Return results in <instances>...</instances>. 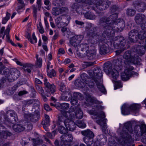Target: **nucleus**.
I'll use <instances>...</instances> for the list:
<instances>
[{
    "mask_svg": "<svg viewBox=\"0 0 146 146\" xmlns=\"http://www.w3.org/2000/svg\"><path fill=\"white\" fill-rule=\"evenodd\" d=\"M61 139L70 143L73 139V136L70 133H65L61 136Z\"/></svg>",
    "mask_w": 146,
    "mask_h": 146,
    "instance_id": "obj_22",
    "label": "nucleus"
},
{
    "mask_svg": "<svg viewBox=\"0 0 146 146\" xmlns=\"http://www.w3.org/2000/svg\"><path fill=\"white\" fill-rule=\"evenodd\" d=\"M86 100L88 102H90L91 103L95 102L96 103H98V104H101L102 102H100L96 101L95 98L91 96L89 94H88L86 96Z\"/></svg>",
    "mask_w": 146,
    "mask_h": 146,
    "instance_id": "obj_37",
    "label": "nucleus"
},
{
    "mask_svg": "<svg viewBox=\"0 0 146 146\" xmlns=\"http://www.w3.org/2000/svg\"><path fill=\"white\" fill-rule=\"evenodd\" d=\"M44 119L42 122V124L43 125V127L46 131L48 130L47 127L50 125V118L48 115L45 114Z\"/></svg>",
    "mask_w": 146,
    "mask_h": 146,
    "instance_id": "obj_20",
    "label": "nucleus"
},
{
    "mask_svg": "<svg viewBox=\"0 0 146 146\" xmlns=\"http://www.w3.org/2000/svg\"><path fill=\"white\" fill-rule=\"evenodd\" d=\"M133 132L130 124L129 123H126L124 125L123 131L120 133V135L123 139H125L128 141H130L132 139V136L129 134V133L132 134Z\"/></svg>",
    "mask_w": 146,
    "mask_h": 146,
    "instance_id": "obj_4",
    "label": "nucleus"
},
{
    "mask_svg": "<svg viewBox=\"0 0 146 146\" xmlns=\"http://www.w3.org/2000/svg\"><path fill=\"white\" fill-rule=\"evenodd\" d=\"M47 75L49 77L52 78L56 76V72L54 70L52 69L50 72L48 73Z\"/></svg>",
    "mask_w": 146,
    "mask_h": 146,
    "instance_id": "obj_56",
    "label": "nucleus"
},
{
    "mask_svg": "<svg viewBox=\"0 0 146 146\" xmlns=\"http://www.w3.org/2000/svg\"><path fill=\"white\" fill-rule=\"evenodd\" d=\"M118 27L117 28L118 29V31L119 32H121L123 30L125 26V23L124 21L123 20L121 21V22L118 24Z\"/></svg>",
    "mask_w": 146,
    "mask_h": 146,
    "instance_id": "obj_48",
    "label": "nucleus"
},
{
    "mask_svg": "<svg viewBox=\"0 0 146 146\" xmlns=\"http://www.w3.org/2000/svg\"><path fill=\"white\" fill-rule=\"evenodd\" d=\"M43 141L42 139H39L37 141L36 144L35 146H46L44 144H42Z\"/></svg>",
    "mask_w": 146,
    "mask_h": 146,
    "instance_id": "obj_64",
    "label": "nucleus"
},
{
    "mask_svg": "<svg viewBox=\"0 0 146 146\" xmlns=\"http://www.w3.org/2000/svg\"><path fill=\"white\" fill-rule=\"evenodd\" d=\"M83 38V37L82 36L75 35L71 39L70 41V43L74 47H76L80 42Z\"/></svg>",
    "mask_w": 146,
    "mask_h": 146,
    "instance_id": "obj_13",
    "label": "nucleus"
},
{
    "mask_svg": "<svg viewBox=\"0 0 146 146\" xmlns=\"http://www.w3.org/2000/svg\"><path fill=\"white\" fill-rule=\"evenodd\" d=\"M123 58L125 59L124 61L125 66L130 65V63L134 64H138L139 61V59L135 56H132L131 51H127L123 55Z\"/></svg>",
    "mask_w": 146,
    "mask_h": 146,
    "instance_id": "obj_6",
    "label": "nucleus"
},
{
    "mask_svg": "<svg viewBox=\"0 0 146 146\" xmlns=\"http://www.w3.org/2000/svg\"><path fill=\"white\" fill-rule=\"evenodd\" d=\"M23 68L25 72L30 73L31 69L33 68V65L31 64L26 63L23 65Z\"/></svg>",
    "mask_w": 146,
    "mask_h": 146,
    "instance_id": "obj_32",
    "label": "nucleus"
},
{
    "mask_svg": "<svg viewBox=\"0 0 146 146\" xmlns=\"http://www.w3.org/2000/svg\"><path fill=\"white\" fill-rule=\"evenodd\" d=\"M25 117L28 121L33 122H35L37 121L36 119L37 118V114L35 113H30L25 115Z\"/></svg>",
    "mask_w": 146,
    "mask_h": 146,
    "instance_id": "obj_21",
    "label": "nucleus"
},
{
    "mask_svg": "<svg viewBox=\"0 0 146 146\" xmlns=\"http://www.w3.org/2000/svg\"><path fill=\"white\" fill-rule=\"evenodd\" d=\"M110 52L108 45L106 43L103 44L100 46V53L102 55L106 54Z\"/></svg>",
    "mask_w": 146,
    "mask_h": 146,
    "instance_id": "obj_17",
    "label": "nucleus"
},
{
    "mask_svg": "<svg viewBox=\"0 0 146 146\" xmlns=\"http://www.w3.org/2000/svg\"><path fill=\"white\" fill-rule=\"evenodd\" d=\"M79 4L77 3H74L71 6L72 8L76 10L78 13L79 12L78 9H79Z\"/></svg>",
    "mask_w": 146,
    "mask_h": 146,
    "instance_id": "obj_58",
    "label": "nucleus"
},
{
    "mask_svg": "<svg viewBox=\"0 0 146 146\" xmlns=\"http://www.w3.org/2000/svg\"><path fill=\"white\" fill-rule=\"evenodd\" d=\"M80 47L81 48V50L80 52L77 51V55L81 58L84 57L86 56L88 51H90L89 46L87 44H82L80 45Z\"/></svg>",
    "mask_w": 146,
    "mask_h": 146,
    "instance_id": "obj_8",
    "label": "nucleus"
},
{
    "mask_svg": "<svg viewBox=\"0 0 146 146\" xmlns=\"http://www.w3.org/2000/svg\"><path fill=\"white\" fill-rule=\"evenodd\" d=\"M117 17V14L115 13L108 17H104L100 19L99 24L100 25L103 27L102 35L105 38L111 36V32L115 27V21Z\"/></svg>",
    "mask_w": 146,
    "mask_h": 146,
    "instance_id": "obj_2",
    "label": "nucleus"
},
{
    "mask_svg": "<svg viewBox=\"0 0 146 146\" xmlns=\"http://www.w3.org/2000/svg\"><path fill=\"white\" fill-rule=\"evenodd\" d=\"M85 17L87 19L93 20L96 18L95 15L91 12H88L84 14Z\"/></svg>",
    "mask_w": 146,
    "mask_h": 146,
    "instance_id": "obj_39",
    "label": "nucleus"
},
{
    "mask_svg": "<svg viewBox=\"0 0 146 146\" xmlns=\"http://www.w3.org/2000/svg\"><path fill=\"white\" fill-rule=\"evenodd\" d=\"M94 137H84L83 138V140L87 144H90L91 143L92 141V139Z\"/></svg>",
    "mask_w": 146,
    "mask_h": 146,
    "instance_id": "obj_49",
    "label": "nucleus"
},
{
    "mask_svg": "<svg viewBox=\"0 0 146 146\" xmlns=\"http://www.w3.org/2000/svg\"><path fill=\"white\" fill-rule=\"evenodd\" d=\"M37 28L39 32L41 34H43L44 33V30L42 27L41 23L40 22L38 25L37 26Z\"/></svg>",
    "mask_w": 146,
    "mask_h": 146,
    "instance_id": "obj_61",
    "label": "nucleus"
},
{
    "mask_svg": "<svg viewBox=\"0 0 146 146\" xmlns=\"http://www.w3.org/2000/svg\"><path fill=\"white\" fill-rule=\"evenodd\" d=\"M92 25L89 24L86 27V30L87 31V35L90 37L95 38L100 40V34L98 32V29L97 27L92 28Z\"/></svg>",
    "mask_w": 146,
    "mask_h": 146,
    "instance_id": "obj_5",
    "label": "nucleus"
},
{
    "mask_svg": "<svg viewBox=\"0 0 146 146\" xmlns=\"http://www.w3.org/2000/svg\"><path fill=\"white\" fill-rule=\"evenodd\" d=\"M33 104V108L32 111L35 113H38V109H40V103L37 99H35V101Z\"/></svg>",
    "mask_w": 146,
    "mask_h": 146,
    "instance_id": "obj_24",
    "label": "nucleus"
},
{
    "mask_svg": "<svg viewBox=\"0 0 146 146\" xmlns=\"http://www.w3.org/2000/svg\"><path fill=\"white\" fill-rule=\"evenodd\" d=\"M146 19L145 15L141 14H137L135 16L134 20L136 23L137 25L143 23Z\"/></svg>",
    "mask_w": 146,
    "mask_h": 146,
    "instance_id": "obj_15",
    "label": "nucleus"
},
{
    "mask_svg": "<svg viewBox=\"0 0 146 146\" xmlns=\"http://www.w3.org/2000/svg\"><path fill=\"white\" fill-rule=\"evenodd\" d=\"M44 84L46 88H48L52 94H53L55 92L56 89V86L53 84H50L46 78L44 79Z\"/></svg>",
    "mask_w": 146,
    "mask_h": 146,
    "instance_id": "obj_16",
    "label": "nucleus"
},
{
    "mask_svg": "<svg viewBox=\"0 0 146 146\" xmlns=\"http://www.w3.org/2000/svg\"><path fill=\"white\" fill-rule=\"evenodd\" d=\"M96 54V52L95 50H91L88 51L86 56L88 59L92 60L95 58Z\"/></svg>",
    "mask_w": 146,
    "mask_h": 146,
    "instance_id": "obj_28",
    "label": "nucleus"
},
{
    "mask_svg": "<svg viewBox=\"0 0 146 146\" xmlns=\"http://www.w3.org/2000/svg\"><path fill=\"white\" fill-rule=\"evenodd\" d=\"M112 64L110 62H108L104 65V70L107 74L111 72L112 69Z\"/></svg>",
    "mask_w": 146,
    "mask_h": 146,
    "instance_id": "obj_19",
    "label": "nucleus"
},
{
    "mask_svg": "<svg viewBox=\"0 0 146 146\" xmlns=\"http://www.w3.org/2000/svg\"><path fill=\"white\" fill-rule=\"evenodd\" d=\"M75 85L78 87H83L85 86V82L80 79H78L75 80Z\"/></svg>",
    "mask_w": 146,
    "mask_h": 146,
    "instance_id": "obj_35",
    "label": "nucleus"
},
{
    "mask_svg": "<svg viewBox=\"0 0 146 146\" xmlns=\"http://www.w3.org/2000/svg\"><path fill=\"white\" fill-rule=\"evenodd\" d=\"M36 90L40 94H42L44 92V90L41 86L38 85H36Z\"/></svg>",
    "mask_w": 146,
    "mask_h": 146,
    "instance_id": "obj_62",
    "label": "nucleus"
},
{
    "mask_svg": "<svg viewBox=\"0 0 146 146\" xmlns=\"http://www.w3.org/2000/svg\"><path fill=\"white\" fill-rule=\"evenodd\" d=\"M78 3H84L83 6V9L84 10L86 9H89L90 8V5L93 4V2L91 0H76Z\"/></svg>",
    "mask_w": 146,
    "mask_h": 146,
    "instance_id": "obj_18",
    "label": "nucleus"
},
{
    "mask_svg": "<svg viewBox=\"0 0 146 146\" xmlns=\"http://www.w3.org/2000/svg\"><path fill=\"white\" fill-rule=\"evenodd\" d=\"M131 110L130 106L129 105L124 104L121 108V112L123 115H128L129 113Z\"/></svg>",
    "mask_w": 146,
    "mask_h": 146,
    "instance_id": "obj_26",
    "label": "nucleus"
},
{
    "mask_svg": "<svg viewBox=\"0 0 146 146\" xmlns=\"http://www.w3.org/2000/svg\"><path fill=\"white\" fill-rule=\"evenodd\" d=\"M108 6L104 1L100 0L97 2L96 7L98 9L102 11L106 9Z\"/></svg>",
    "mask_w": 146,
    "mask_h": 146,
    "instance_id": "obj_23",
    "label": "nucleus"
},
{
    "mask_svg": "<svg viewBox=\"0 0 146 146\" xmlns=\"http://www.w3.org/2000/svg\"><path fill=\"white\" fill-rule=\"evenodd\" d=\"M70 94L69 90H67L65 92H63L61 94L60 98L62 100L65 101L68 98V96Z\"/></svg>",
    "mask_w": 146,
    "mask_h": 146,
    "instance_id": "obj_38",
    "label": "nucleus"
},
{
    "mask_svg": "<svg viewBox=\"0 0 146 146\" xmlns=\"http://www.w3.org/2000/svg\"><path fill=\"white\" fill-rule=\"evenodd\" d=\"M28 93V92L26 90L21 91L19 92L18 94V95H14L13 98L14 99L18 100V99L17 98L18 96H21Z\"/></svg>",
    "mask_w": 146,
    "mask_h": 146,
    "instance_id": "obj_47",
    "label": "nucleus"
},
{
    "mask_svg": "<svg viewBox=\"0 0 146 146\" xmlns=\"http://www.w3.org/2000/svg\"><path fill=\"white\" fill-rule=\"evenodd\" d=\"M104 109V107L98 105L94 106V108H93L92 110H89L88 113L94 115L92 118L96 120V123L100 125L102 131H104L106 127V123L104 120L105 114L102 111Z\"/></svg>",
    "mask_w": 146,
    "mask_h": 146,
    "instance_id": "obj_3",
    "label": "nucleus"
},
{
    "mask_svg": "<svg viewBox=\"0 0 146 146\" xmlns=\"http://www.w3.org/2000/svg\"><path fill=\"white\" fill-rule=\"evenodd\" d=\"M62 20L65 26H67L69 24L70 19V17L68 15H64L61 16Z\"/></svg>",
    "mask_w": 146,
    "mask_h": 146,
    "instance_id": "obj_33",
    "label": "nucleus"
},
{
    "mask_svg": "<svg viewBox=\"0 0 146 146\" xmlns=\"http://www.w3.org/2000/svg\"><path fill=\"white\" fill-rule=\"evenodd\" d=\"M35 100V99H30L25 101H24V104L26 105H29L32 104H34Z\"/></svg>",
    "mask_w": 146,
    "mask_h": 146,
    "instance_id": "obj_59",
    "label": "nucleus"
},
{
    "mask_svg": "<svg viewBox=\"0 0 146 146\" xmlns=\"http://www.w3.org/2000/svg\"><path fill=\"white\" fill-rule=\"evenodd\" d=\"M64 124L67 129L71 131L75 130L76 127L74 122L70 119H66L65 120Z\"/></svg>",
    "mask_w": 146,
    "mask_h": 146,
    "instance_id": "obj_11",
    "label": "nucleus"
},
{
    "mask_svg": "<svg viewBox=\"0 0 146 146\" xmlns=\"http://www.w3.org/2000/svg\"><path fill=\"white\" fill-rule=\"evenodd\" d=\"M138 38L140 40H143L146 38V31H140L138 32Z\"/></svg>",
    "mask_w": 146,
    "mask_h": 146,
    "instance_id": "obj_40",
    "label": "nucleus"
},
{
    "mask_svg": "<svg viewBox=\"0 0 146 146\" xmlns=\"http://www.w3.org/2000/svg\"><path fill=\"white\" fill-rule=\"evenodd\" d=\"M128 42L129 43L135 42L138 39V31L133 29L130 31L128 34Z\"/></svg>",
    "mask_w": 146,
    "mask_h": 146,
    "instance_id": "obj_10",
    "label": "nucleus"
},
{
    "mask_svg": "<svg viewBox=\"0 0 146 146\" xmlns=\"http://www.w3.org/2000/svg\"><path fill=\"white\" fill-rule=\"evenodd\" d=\"M118 38L119 39V46L122 49L124 47L125 44V41L124 40V38L123 37H118Z\"/></svg>",
    "mask_w": 146,
    "mask_h": 146,
    "instance_id": "obj_45",
    "label": "nucleus"
},
{
    "mask_svg": "<svg viewBox=\"0 0 146 146\" xmlns=\"http://www.w3.org/2000/svg\"><path fill=\"white\" fill-rule=\"evenodd\" d=\"M140 131L139 132L138 136L142 135H146V125L145 124H142L140 127Z\"/></svg>",
    "mask_w": 146,
    "mask_h": 146,
    "instance_id": "obj_36",
    "label": "nucleus"
},
{
    "mask_svg": "<svg viewBox=\"0 0 146 146\" xmlns=\"http://www.w3.org/2000/svg\"><path fill=\"white\" fill-rule=\"evenodd\" d=\"M10 31V26L9 25L7 26V28L5 32V34L6 35V37L7 38V41L13 45L16 46L17 45L15 44L10 39V36L9 35V32Z\"/></svg>",
    "mask_w": 146,
    "mask_h": 146,
    "instance_id": "obj_29",
    "label": "nucleus"
},
{
    "mask_svg": "<svg viewBox=\"0 0 146 146\" xmlns=\"http://www.w3.org/2000/svg\"><path fill=\"white\" fill-rule=\"evenodd\" d=\"M1 137L4 139H6L7 136L11 135V133L8 131H2L0 134Z\"/></svg>",
    "mask_w": 146,
    "mask_h": 146,
    "instance_id": "obj_44",
    "label": "nucleus"
},
{
    "mask_svg": "<svg viewBox=\"0 0 146 146\" xmlns=\"http://www.w3.org/2000/svg\"><path fill=\"white\" fill-rule=\"evenodd\" d=\"M76 111H75L76 117L78 119H81L83 117V113L82 111L79 107L75 108Z\"/></svg>",
    "mask_w": 146,
    "mask_h": 146,
    "instance_id": "obj_31",
    "label": "nucleus"
},
{
    "mask_svg": "<svg viewBox=\"0 0 146 146\" xmlns=\"http://www.w3.org/2000/svg\"><path fill=\"white\" fill-rule=\"evenodd\" d=\"M42 59L41 58H39L37 59L36 62L35 64V66L37 68H40L42 66Z\"/></svg>",
    "mask_w": 146,
    "mask_h": 146,
    "instance_id": "obj_51",
    "label": "nucleus"
},
{
    "mask_svg": "<svg viewBox=\"0 0 146 146\" xmlns=\"http://www.w3.org/2000/svg\"><path fill=\"white\" fill-rule=\"evenodd\" d=\"M125 66V69L121 75V79L123 81H127L129 79L130 77L131 76V71L133 69V67L130 65H128Z\"/></svg>",
    "mask_w": 146,
    "mask_h": 146,
    "instance_id": "obj_7",
    "label": "nucleus"
},
{
    "mask_svg": "<svg viewBox=\"0 0 146 146\" xmlns=\"http://www.w3.org/2000/svg\"><path fill=\"white\" fill-rule=\"evenodd\" d=\"M11 16V14L8 12H7L6 16L4 18L2 21V23L5 24L7 21L9 20Z\"/></svg>",
    "mask_w": 146,
    "mask_h": 146,
    "instance_id": "obj_54",
    "label": "nucleus"
},
{
    "mask_svg": "<svg viewBox=\"0 0 146 146\" xmlns=\"http://www.w3.org/2000/svg\"><path fill=\"white\" fill-rule=\"evenodd\" d=\"M88 73L92 78L88 79L86 80L85 84L90 88H92L95 86V83L99 90L102 92H105L106 90L101 80L103 76L101 69L98 67H96L93 71H89Z\"/></svg>",
    "mask_w": 146,
    "mask_h": 146,
    "instance_id": "obj_1",
    "label": "nucleus"
},
{
    "mask_svg": "<svg viewBox=\"0 0 146 146\" xmlns=\"http://www.w3.org/2000/svg\"><path fill=\"white\" fill-rule=\"evenodd\" d=\"M62 115L65 117L67 118L66 119H73L74 117V114L70 113L68 111H62L61 112Z\"/></svg>",
    "mask_w": 146,
    "mask_h": 146,
    "instance_id": "obj_34",
    "label": "nucleus"
},
{
    "mask_svg": "<svg viewBox=\"0 0 146 146\" xmlns=\"http://www.w3.org/2000/svg\"><path fill=\"white\" fill-rule=\"evenodd\" d=\"M119 74L118 71L115 68L113 69L111 71L112 77L114 79H117L119 76Z\"/></svg>",
    "mask_w": 146,
    "mask_h": 146,
    "instance_id": "obj_41",
    "label": "nucleus"
},
{
    "mask_svg": "<svg viewBox=\"0 0 146 146\" xmlns=\"http://www.w3.org/2000/svg\"><path fill=\"white\" fill-rule=\"evenodd\" d=\"M136 13V11L135 10L130 8H128L126 10V15L129 16H133Z\"/></svg>",
    "mask_w": 146,
    "mask_h": 146,
    "instance_id": "obj_42",
    "label": "nucleus"
},
{
    "mask_svg": "<svg viewBox=\"0 0 146 146\" xmlns=\"http://www.w3.org/2000/svg\"><path fill=\"white\" fill-rule=\"evenodd\" d=\"M76 123L77 126L80 127L84 128L86 126V124L80 120H77Z\"/></svg>",
    "mask_w": 146,
    "mask_h": 146,
    "instance_id": "obj_52",
    "label": "nucleus"
},
{
    "mask_svg": "<svg viewBox=\"0 0 146 146\" xmlns=\"http://www.w3.org/2000/svg\"><path fill=\"white\" fill-rule=\"evenodd\" d=\"M7 78L9 81H12L15 80L17 78L13 76L9 73L7 77Z\"/></svg>",
    "mask_w": 146,
    "mask_h": 146,
    "instance_id": "obj_63",
    "label": "nucleus"
},
{
    "mask_svg": "<svg viewBox=\"0 0 146 146\" xmlns=\"http://www.w3.org/2000/svg\"><path fill=\"white\" fill-rule=\"evenodd\" d=\"M61 140L60 142V146H70V143L64 141L62 139Z\"/></svg>",
    "mask_w": 146,
    "mask_h": 146,
    "instance_id": "obj_60",
    "label": "nucleus"
},
{
    "mask_svg": "<svg viewBox=\"0 0 146 146\" xmlns=\"http://www.w3.org/2000/svg\"><path fill=\"white\" fill-rule=\"evenodd\" d=\"M113 63L114 65L115 68L118 70H121L122 69V64L123 60L120 58L115 59L113 60Z\"/></svg>",
    "mask_w": 146,
    "mask_h": 146,
    "instance_id": "obj_14",
    "label": "nucleus"
},
{
    "mask_svg": "<svg viewBox=\"0 0 146 146\" xmlns=\"http://www.w3.org/2000/svg\"><path fill=\"white\" fill-rule=\"evenodd\" d=\"M69 105L68 103H63L60 105V108L62 110H67L69 108Z\"/></svg>",
    "mask_w": 146,
    "mask_h": 146,
    "instance_id": "obj_50",
    "label": "nucleus"
},
{
    "mask_svg": "<svg viewBox=\"0 0 146 146\" xmlns=\"http://www.w3.org/2000/svg\"><path fill=\"white\" fill-rule=\"evenodd\" d=\"M81 133L82 135L85 136V137H94V133L89 129L82 131L81 132Z\"/></svg>",
    "mask_w": 146,
    "mask_h": 146,
    "instance_id": "obj_30",
    "label": "nucleus"
},
{
    "mask_svg": "<svg viewBox=\"0 0 146 146\" xmlns=\"http://www.w3.org/2000/svg\"><path fill=\"white\" fill-rule=\"evenodd\" d=\"M18 72V71L16 69H12L10 70L9 73L11 75L17 78Z\"/></svg>",
    "mask_w": 146,
    "mask_h": 146,
    "instance_id": "obj_55",
    "label": "nucleus"
},
{
    "mask_svg": "<svg viewBox=\"0 0 146 146\" xmlns=\"http://www.w3.org/2000/svg\"><path fill=\"white\" fill-rule=\"evenodd\" d=\"M68 11V8L67 7H54L52 9V13L53 15L56 16L63 13L67 12Z\"/></svg>",
    "mask_w": 146,
    "mask_h": 146,
    "instance_id": "obj_9",
    "label": "nucleus"
},
{
    "mask_svg": "<svg viewBox=\"0 0 146 146\" xmlns=\"http://www.w3.org/2000/svg\"><path fill=\"white\" fill-rule=\"evenodd\" d=\"M134 4L136 8L139 12H143L146 9V4L142 1H136Z\"/></svg>",
    "mask_w": 146,
    "mask_h": 146,
    "instance_id": "obj_12",
    "label": "nucleus"
},
{
    "mask_svg": "<svg viewBox=\"0 0 146 146\" xmlns=\"http://www.w3.org/2000/svg\"><path fill=\"white\" fill-rule=\"evenodd\" d=\"M58 131L60 133L64 135L67 133L68 129L62 126H60L58 128Z\"/></svg>",
    "mask_w": 146,
    "mask_h": 146,
    "instance_id": "obj_46",
    "label": "nucleus"
},
{
    "mask_svg": "<svg viewBox=\"0 0 146 146\" xmlns=\"http://www.w3.org/2000/svg\"><path fill=\"white\" fill-rule=\"evenodd\" d=\"M88 76L86 73H82L80 75V77L82 80L84 81L85 82H86V80L88 79Z\"/></svg>",
    "mask_w": 146,
    "mask_h": 146,
    "instance_id": "obj_57",
    "label": "nucleus"
},
{
    "mask_svg": "<svg viewBox=\"0 0 146 146\" xmlns=\"http://www.w3.org/2000/svg\"><path fill=\"white\" fill-rule=\"evenodd\" d=\"M140 106L139 104H134L130 106V107L131 110L134 111L139 109Z\"/></svg>",
    "mask_w": 146,
    "mask_h": 146,
    "instance_id": "obj_53",
    "label": "nucleus"
},
{
    "mask_svg": "<svg viewBox=\"0 0 146 146\" xmlns=\"http://www.w3.org/2000/svg\"><path fill=\"white\" fill-rule=\"evenodd\" d=\"M55 22L56 26L58 28H60L62 26H65L61 16L57 17L55 20Z\"/></svg>",
    "mask_w": 146,
    "mask_h": 146,
    "instance_id": "obj_25",
    "label": "nucleus"
},
{
    "mask_svg": "<svg viewBox=\"0 0 146 146\" xmlns=\"http://www.w3.org/2000/svg\"><path fill=\"white\" fill-rule=\"evenodd\" d=\"M13 130L17 132H20L23 131L25 129V127L21 125L15 124L13 127Z\"/></svg>",
    "mask_w": 146,
    "mask_h": 146,
    "instance_id": "obj_27",
    "label": "nucleus"
},
{
    "mask_svg": "<svg viewBox=\"0 0 146 146\" xmlns=\"http://www.w3.org/2000/svg\"><path fill=\"white\" fill-rule=\"evenodd\" d=\"M73 98H75L77 100H82L84 99L83 95L80 93L78 92H75L73 95Z\"/></svg>",
    "mask_w": 146,
    "mask_h": 146,
    "instance_id": "obj_43",
    "label": "nucleus"
}]
</instances>
